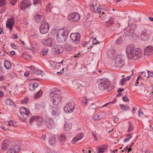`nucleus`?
I'll list each match as a JSON object with an SVG mask.
<instances>
[{
    "label": "nucleus",
    "instance_id": "2",
    "mask_svg": "<svg viewBox=\"0 0 153 153\" xmlns=\"http://www.w3.org/2000/svg\"><path fill=\"white\" fill-rule=\"evenodd\" d=\"M60 91H59L52 92L51 94V102L54 107L58 105L61 101V97L59 94Z\"/></svg>",
    "mask_w": 153,
    "mask_h": 153
},
{
    "label": "nucleus",
    "instance_id": "46",
    "mask_svg": "<svg viewBox=\"0 0 153 153\" xmlns=\"http://www.w3.org/2000/svg\"><path fill=\"white\" fill-rule=\"evenodd\" d=\"M95 13H98L100 14L101 13V10L100 9V5H98L97 7L96 10H95Z\"/></svg>",
    "mask_w": 153,
    "mask_h": 153
},
{
    "label": "nucleus",
    "instance_id": "26",
    "mask_svg": "<svg viewBox=\"0 0 153 153\" xmlns=\"http://www.w3.org/2000/svg\"><path fill=\"white\" fill-rule=\"evenodd\" d=\"M39 48V45L37 43L33 42L31 43V48L32 50L37 49Z\"/></svg>",
    "mask_w": 153,
    "mask_h": 153
},
{
    "label": "nucleus",
    "instance_id": "36",
    "mask_svg": "<svg viewBox=\"0 0 153 153\" xmlns=\"http://www.w3.org/2000/svg\"><path fill=\"white\" fill-rule=\"evenodd\" d=\"M31 73L35 74L36 75H42V71L39 70H37L36 69L34 70L31 72Z\"/></svg>",
    "mask_w": 153,
    "mask_h": 153
},
{
    "label": "nucleus",
    "instance_id": "14",
    "mask_svg": "<svg viewBox=\"0 0 153 153\" xmlns=\"http://www.w3.org/2000/svg\"><path fill=\"white\" fill-rule=\"evenodd\" d=\"M31 4L28 0L23 1L20 3V6L21 10H25L26 7L30 6Z\"/></svg>",
    "mask_w": 153,
    "mask_h": 153
},
{
    "label": "nucleus",
    "instance_id": "3",
    "mask_svg": "<svg viewBox=\"0 0 153 153\" xmlns=\"http://www.w3.org/2000/svg\"><path fill=\"white\" fill-rule=\"evenodd\" d=\"M68 32L63 28L60 29L56 34V39L59 42H64L67 38Z\"/></svg>",
    "mask_w": 153,
    "mask_h": 153
},
{
    "label": "nucleus",
    "instance_id": "61",
    "mask_svg": "<svg viewBox=\"0 0 153 153\" xmlns=\"http://www.w3.org/2000/svg\"><path fill=\"white\" fill-rule=\"evenodd\" d=\"M146 73L144 71H142L141 73V75L143 77H146Z\"/></svg>",
    "mask_w": 153,
    "mask_h": 153
},
{
    "label": "nucleus",
    "instance_id": "56",
    "mask_svg": "<svg viewBox=\"0 0 153 153\" xmlns=\"http://www.w3.org/2000/svg\"><path fill=\"white\" fill-rule=\"evenodd\" d=\"M10 2L13 6H14L16 2L17 1V0H10Z\"/></svg>",
    "mask_w": 153,
    "mask_h": 153
},
{
    "label": "nucleus",
    "instance_id": "51",
    "mask_svg": "<svg viewBox=\"0 0 153 153\" xmlns=\"http://www.w3.org/2000/svg\"><path fill=\"white\" fill-rule=\"evenodd\" d=\"M92 135L94 136V137L96 140H97V137L96 134V131H91Z\"/></svg>",
    "mask_w": 153,
    "mask_h": 153
},
{
    "label": "nucleus",
    "instance_id": "50",
    "mask_svg": "<svg viewBox=\"0 0 153 153\" xmlns=\"http://www.w3.org/2000/svg\"><path fill=\"white\" fill-rule=\"evenodd\" d=\"M127 81L126 79V78H122L120 82L121 85H124L125 82Z\"/></svg>",
    "mask_w": 153,
    "mask_h": 153
},
{
    "label": "nucleus",
    "instance_id": "28",
    "mask_svg": "<svg viewBox=\"0 0 153 153\" xmlns=\"http://www.w3.org/2000/svg\"><path fill=\"white\" fill-rule=\"evenodd\" d=\"M59 140L61 143H63L66 140L65 136L63 134H61L59 136Z\"/></svg>",
    "mask_w": 153,
    "mask_h": 153
},
{
    "label": "nucleus",
    "instance_id": "25",
    "mask_svg": "<svg viewBox=\"0 0 153 153\" xmlns=\"http://www.w3.org/2000/svg\"><path fill=\"white\" fill-rule=\"evenodd\" d=\"M72 127V124L71 123L66 122L65 123L64 128L65 131L70 130Z\"/></svg>",
    "mask_w": 153,
    "mask_h": 153
},
{
    "label": "nucleus",
    "instance_id": "15",
    "mask_svg": "<svg viewBox=\"0 0 153 153\" xmlns=\"http://www.w3.org/2000/svg\"><path fill=\"white\" fill-rule=\"evenodd\" d=\"M14 19L13 18H8L6 22V27L9 29L10 31L12 30L14 25Z\"/></svg>",
    "mask_w": 153,
    "mask_h": 153
},
{
    "label": "nucleus",
    "instance_id": "48",
    "mask_svg": "<svg viewBox=\"0 0 153 153\" xmlns=\"http://www.w3.org/2000/svg\"><path fill=\"white\" fill-rule=\"evenodd\" d=\"M51 4L50 3H48L46 5V10L48 12H49L51 11Z\"/></svg>",
    "mask_w": 153,
    "mask_h": 153
},
{
    "label": "nucleus",
    "instance_id": "10",
    "mask_svg": "<svg viewBox=\"0 0 153 153\" xmlns=\"http://www.w3.org/2000/svg\"><path fill=\"white\" fill-rule=\"evenodd\" d=\"M49 25L47 22L43 23L39 27V30L41 33L42 34H45L49 30Z\"/></svg>",
    "mask_w": 153,
    "mask_h": 153
},
{
    "label": "nucleus",
    "instance_id": "44",
    "mask_svg": "<svg viewBox=\"0 0 153 153\" xmlns=\"http://www.w3.org/2000/svg\"><path fill=\"white\" fill-rule=\"evenodd\" d=\"M96 108V106L94 104H92L90 106L89 109L90 110H93L94 111Z\"/></svg>",
    "mask_w": 153,
    "mask_h": 153
},
{
    "label": "nucleus",
    "instance_id": "30",
    "mask_svg": "<svg viewBox=\"0 0 153 153\" xmlns=\"http://www.w3.org/2000/svg\"><path fill=\"white\" fill-rule=\"evenodd\" d=\"M4 66L7 69H9L11 67V63L8 61H6L4 63Z\"/></svg>",
    "mask_w": 153,
    "mask_h": 153
},
{
    "label": "nucleus",
    "instance_id": "49",
    "mask_svg": "<svg viewBox=\"0 0 153 153\" xmlns=\"http://www.w3.org/2000/svg\"><path fill=\"white\" fill-rule=\"evenodd\" d=\"M116 102V99H114L111 102H109V103H106V104H105L104 105H103L102 107H104L105 106H106L107 105H108L109 104V103H111L112 104H114V103Z\"/></svg>",
    "mask_w": 153,
    "mask_h": 153
},
{
    "label": "nucleus",
    "instance_id": "59",
    "mask_svg": "<svg viewBox=\"0 0 153 153\" xmlns=\"http://www.w3.org/2000/svg\"><path fill=\"white\" fill-rule=\"evenodd\" d=\"M132 137V136H131L129 137L128 138H125L123 141L124 142H126L127 141H128L130 140V139H131Z\"/></svg>",
    "mask_w": 153,
    "mask_h": 153
},
{
    "label": "nucleus",
    "instance_id": "43",
    "mask_svg": "<svg viewBox=\"0 0 153 153\" xmlns=\"http://www.w3.org/2000/svg\"><path fill=\"white\" fill-rule=\"evenodd\" d=\"M147 72H148L147 77H153V72L151 71L148 70H147Z\"/></svg>",
    "mask_w": 153,
    "mask_h": 153
},
{
    "label": "nucleus",
    "instance_id": "53",
    "mask_svg": "<svg viewBox=\"0 0 153 153\" xmlns=\"http://www.w3.org/2000/svg\"><path fill=\"white\" fill-rule=\"evenodd\" d=\"M37 118V116H34L32 117L30 120V122H32L34 120H36Z\"/></svg>",
    "mask_w": 153,
    "mask_h": 153
},
{
    "label": "nucleus",
    "instance_id": "40",
    "mask_svg": "<svg viewBox=\"0 0 153 153\" xmlns=\"http://www.w3.org/2000/svg\"><path fill=\"white\" fill-rule=\"evenodd\" d=\"M101 118V116L97 114H95L94 117V119L95 120H97L100 119Z\"/></svg>",
    "mask_w": 153,
    "mask_h": 153
},
{
    "label": "nucleus",
    "instance_id": "45",
    "mask_svg": "<svg viewBox=\"0 0 153 153\" xmlns=\"http://www.w3.org/2000/svg\"><path fill=\"white\" fill-rule=\"evenodd\" d=\"M87 98H85L82 101V104L84 106H85L87 104Z\"/></svg>",
    "mask_w": 153,
    "mask_h": 153
},
{
    "label": "nucleus",
    "instance_id": "34",
    "mask_svg": "<svg viewBox=\"0 0 153 153\" xmlns=\"http://www.w3.org/2000/svg\"><path fill=\"white\" fill-rule=\"evenodd\" d=\"M107 17H108V15H105V13L104 12H102L101 15L100 16V17L102 18V20L108 19Z\"/></svg>",
    "mask_w": 153,
    "mask_h": 153
},
{
    "label": "nucleus",
    "instance_id": "8",
    "mask_svg": "<svg viewBox=\"0 0 153 153\" xmlns=\"http://www.w3.org/2000/svg\"><path fill=\"white\" fill-rule=\"evenodd\" d=\"M80 18V16L77 13L74 12L69 15L68 17V20L70 22L78 21Z\"/></svg>",
    "mask_w": 153,
    "mask_h": 153
},
{
    "label": "nucleus",
    "instance_id": "5",
    "mask_svg": "<svg viewBox=\"0 0 153 153\" xmlns=\"http://www.w3.org/2000/svg\"><path fill=\"white\" fill-rule=\"evenodd\" d=\"M75 103L72 101H70L64 107L65 112L67 114L72 113L74 109Z\"/></svg>",
    "mask_w": 153,
    "mask_h": 153
},
{
    "label": "nucleus",
    "instance_id": "18",
    "mask_svg": "<svg viewBox=\"0 0 153 153\" xmlns=\"http://www.w3.org/2000/svg\"><path fill=\"white\" fill-rule=\"evenodd\" d=\"M42 42L47 46L51 47L53 44L54 41L52 39L49 38L46 39L42 40Z\"/></svg>",
    "mask_w": 153,
    "mask_h": 153
},
{
    "label": "nucleus",
    "instance_id": "6",
    "mask_svg": "<svg viewBox=\"0 0 153 153\" xmlns=\"http://www.w3.org/2000/svg\"><path fill=\"white\" fill-rule=\"evenodd\" d=\"M152 33L150 30L144 29L142 31L140 38L143 41H146L151 38Z\"/></svg>",
    "mask_w": 153,
    "mask_h": 153
},
{
    "label": "nucleus",
    "instance_id": "35",
    "mask_svg": "<svg viewBox=\"0 0 153 153\" xmlns=\"http://www.w3.org/2000/svg\"><path fill=\"white\" fill-rule=\"evenodd\" d=\"M120 106L121 109L124 111H126L129 109V107L128 106H125L123 104L120 105Z\"/></svg>",
    "mask_w": 153,
    "mask_h": 153
},
{
    "label": "nucleus",
    "instance_id": "32",
    "mask_svg": "<svg viewBox=\"0 0 153 153\" xmlns=\"http://www.w3.org/2000/svg\"><path fill=\"white\" fill-rule=\"evenodd\" d=\"M48 48H45L42 50L41 54H42L43 56H46L48 54Z\"/></svg>",
    "mask_w": 153,
    "mask_h": 153
},
{
    "label": "nucleus",
    "instance_id": "52",
    "mask_svg": "<svg viewBox=\"0 0 153 153\" xmlns=\"http://www.w3.org/2000/svg\"><path fill=\"white\" fill-rule=\"evenodd\" d=\"M6 0H0V7L3 6L5 4Z\"/></svg>",
    "mask_w": 153,
    "mask_h": 153
},
{
    "label": "nucleus",
    "instance_id": "37",
    "mask_svg": "<svg viewBox=\"0 0 153 153\" xmlns=\"http://www.w3.org/2000/svg\"><path fill=\"white\" fill-rule=\"evenodd\" d=\"M6 103L7 105L10 106L13 105L14 104V102L10 99H7L6 100Z\"/></svg>",
    "mask_w": 153,
    "mask_h": 153
},
{
    "label": "nucleus",
    "instance_id": "58",
    "mask_svg": "<svg viewBox=\"0 0 153 153\" xmlns=\"http://www.w3.org/2000/svg\"><path fill=\"white\" fill-rule=\"evenodd\" d=\"M14 123L12 120H10L8 122L9 125L10 126H14Z\"/></svg>",
    "mask_w": 153,
    "mask_h": 153
},
{
    "label": "nucleus",
    "instance_id": "20",
    "mask_svg": "<svg viewBox=\"0 0 153 153\" xmlns=\"http://www.w3.org/2000/svg\"><path fill=\"white\" fill-rule=\"evenodd\" d=\"M34 19L36 22H43L45 18L43 16H42L39 14H36L34 16Z\"/></svg>",
    "mask_w": 153,
    "mask_h": 153
},
{
    "label": "nucleus",
    "instance_id": "24",
    "mask_svg": "<svg viewBox=\"0 0 153 153\" xmlns=\"http://www.w3.org/2000/svg\"><path fill=\"white\" fill-rule=\"evenodd\" d=\"M107 146H103L102 147H99L97 149V153H103L106 149Z\"/></svg>",
    "mask_w": 153,
    "mask_h": 153
},
{
    "label": "nucleus",
    "instance_id": "17",
    "mask_svg": "<svg viewBox=\"0 0 153 153\" xmlns=\"http://www.w3.org/2000/svg\"><path fill=\"white\" fill-rule=\"evenodd\" d=\"M21 150L20 146L16 145L9 149L7 153H18Z\"/></svg>",
    "mask_w": 153,
    "mask_h": 153
},
{
    "label": "nucleus",
    "instance_id": "47",
    "mask_svg": "<svg viewBox=\"0 0 153 153\" xmlns=\"http://www.w3.org/2000/svg\"><path fill=\"white\" fill-rule=\"evenodd\" d=\"M85 82H82L81 81L80 82V85L79 88H80V87H83L84 88V89H85L84 87L85 86Z\"/></svg>",
    "mask_w": 153,
    "mask_h": 153
},
{
    "label": "nucleus",
    "instance_id": "19",
    "mask_svg": "<svg viewBox=\"0 0 153 153\" xmlns=\"http://www.w3.org/2000/svg\"><path fill=\"white\" fill-rule=\"evenodd\" d=\"M153 48L151 46L147 47L145 49L144 54L145 55H150L152 53Z\"/></svg>",
    "mask_w": 153,
    "mask_h": 153
},
{
    "label": "nucleus",
    "instance_id": "27",
    "mask_svg": "<svg viewBox=\"0 0 153 153\" xmlns=\"http://www.w3.org/2000/svg\"><path fill=\"white\" fill-rule=\"evenodd\" d=\"M47 127L49 129H51L54 127V123L53 120H50L49 122H46Z\"/></svg>",
    "mask_w": 153,
    "mask_h": 153
},
{
    "label": "nucleus",
    "instance_id": "60",
    "mask_svg": "<svg viewBox=\"0 0 153 153\" xmlns=\"http://www.w3.org/2000/svg\"><path fill=\"white\" fill-rule=\"evenodd\" d=\"M119 118L118 117L116 116L114 117V118L113 120L116 123H117L118 121Z\"/></svg>",
    "mask_w": 153,
    "mask_h": 153
},
{
    "label": "nucleus",
    "instance_id": "39",
    "mask_svg": "<svg viewBox=\"0 0 153 153\" xmlns=\"http://www.w3.org/2000/svg\"><path fill=\"white\" fill-rule=\"evenodd\" d=\"M134 129V127L130 124V123H129V126L128 130V133H130Z\"/></svg>",
    "mask_w": 153,
    "mask_h": 153
},
{
    "label": "nucleus",
    "instance_id": "12",
    "mask_svg": "<svg viewBox=\"0 0 153 153\" xmlns=\"http://www.w3.org/2000/svg\"><path fill=\"white\" fill-rule=\"evenodd\" d=\"M124 34L126 36L128 37L130 39H133V37L135 35L133 30L126 28L124 29Z\"/></svg>",
    "mask_w": 153,
    "mask_h": 153
},
{
    "label": "nucleus",
    "instance_id": "9",
    "mask_svg": "<svg viewBox=\"0 0 153 153\" xmlns=\"http://www.w3.org/2000/svg\"><path fill=\"white\" fill-rule=\"evenodd\" d=\"M70 37L75 44L77 45L79 43L80 38V35L78 33H72L70 36Z\"/></svg>",
    "mask_w": 153,
    "mask_h": 153
},
{
    "label": "nucleus",
    "instance_id": "42",
    "mask_svg": "<svg viewBox=\"0 0 153 153\" xmlns=\"http://www.w3.org/2000/svg\"><path fill=\"white\" fill-rule=\"evenodd\" d=\"M62 61L61 62L59 63L54 62H53V63L54 64L55 67L56 68H58L60 65L59 64L62 63Z\"/></svg>",
    "mask_w": 153,
    "mask_h": 153
},
{
    "label": "nucleus",
    "instance_id": "62",
    "mask_svg": "<svg viewBox=\"0 0 153 153\" xmlns=\"http://www.w3.org/2000/svg\"><path fill=\"white\" fill-rule=\"evenodd\" d=\"M90 8L91 11L94 12H95V10H94V7L93 4L91 6Z\"/></svg>",
    "mask_w": 153,
    "mask_h": 153
},
{
    "label": "nucleus",
    "instance_id": "23",
    "mask_svg": "<svg viewBox=\"0 0 153 153\" xmlns=\"http://www.w3.org/2000/svg\"><path fill=\"white\" fill-rule=\"evenodd\" d=\"M50 137L49 138V143L51 145H53L56 142V136L55 135H51V134H50Z\"/></svg>",
    "mask_w": 153,
    "mask_h": 153
},
{
    "label": "nucleus",
    "instance_id": "4",
    "mask_svg": "<svg viewBox=\"0 0 153 153\" xmlns=\"http://www.w3.org/2000/svg\"><path fill=\"white\" fill-rule=\"evenodd\" d=\"M98 85L100 90H105L108 89L110 87V82L107 78L102 79L100 80V82Z\"/></svg>",
    "mask_w": 153,
    "mask_h": 153
},
{
    "label": "nucleus",
    "instance_id": "13",
    "mask_svg": "<svg viewBox=\"0 0 153 153\" xmlns=\"http://www.w3.org/2000/svg\"><path fill=\"white\" fill-rule=\"evenodd\" d=\"M20 112L21 115L24 117H27L30 114L29 110L24 107L20 108Z\"/></svg>",
    "mask_w": 153,
    "mask_h": 153
},
{
    "label": "nucleus",
    "instance_id": "55",
    "mask_svg": "<svg viewBox=\"0 0 153 153\" xmlns=\"http://www.w3.org/2000/svg\"><path fill=\"white\" fill-rule=\"evenodd\" d=\"M92 42H93V44H97V43H99V42H98V41L95 38H94L93 39Z\"/></svg>",
    "mask_w": 153,
    "mask_h": 153
},
{
    "label": "nucleus",
    "instance_id": "22",
    "mask_svg": "<svg viewBox=\"0 0 153 153\" xmlns=\"http://www.w3.org/2000/svg\"><path fill=\"white\" fill-rule=\"evenodd\" d=\"M39 86L38 84L36 82L30 83L29 84V88L30 90L33 91L35 90L36 88Z\"/></svg>",
    "mask_w": 153,
    "mask_h": 153
},
{
    "label": "nucleus",
    "instance_id": "38",
    "mask_svg": "<svg viewBox=\"0 0 153 153\" xmlns=\"http://www.w3.org/2000/svg\"><path fill=\"white\" fill-rule=\"evenodd\" d=\"M29 98L28 97H26L25 98L21 100V103L22 104L27 103L29 102Z\"/></svg>",
    "mask_w": 153,
    "mask_h": 153
},
{
    "label": "nucleus",
    "instance_id": "57",
    "mask_svg": "<svg viewBox=\"0 0 153 153\" xmlns=\"http://www.w3.org/2000/svg\"><path fill=\"white\" fill-rule=\"evenodd\" d=\"M123 100L124 101L126 102L129 100L128 98L126 96H123Z\"/></svg>",
    "mask_w": 153,
    "mask_h": 153
},
{
    "label": "nucleus",
    "instance_id": "1",
    "mask_svg": "<svg viewBox=\"0 0 153 153\" xmlns=\"http://www.w3.org/2000/svg\"><path fill=\"white\" fill-rule=\"evenodd\" d=\"M126 51L128 58L133 60L138 59L143 55L142 51L140 48H134L133 45L127 46Z\"/></svg>",
    "mask_w": 153,
    "mask_h": 153
},
{
    "label": "nucleus",
    "instance_id": "16",
    "mask_svg": "<svg viewBox=\"0 0 153 153\" xmlns=\"http://www.w3.org/2000/svg\"><path fill=\"white\" fill-rule=\"evenodd\" d=\"M84 134L81 133L77 134L75 137L73 138L71 141L72 144H74L77 141L81 140L84 137Z\"/></svg>",
    "mask_w": 153,
    "mask_h": 153
},
{
    "label": "nucleus",
    "instance_id": "33",
    "mask_svg": "<svg viewBox=\"0 0 153 153\" xmlns=\"http://www.w3.org/2000/svg\"><path fill=\"white\" fill-rule=\"evenodd\" d=\"M42 94V92L41 90L39 91L34 96V98L35 99L39 97Z\"/></svg>",
    "mask_w": 153,
    "mask_h": 153
},
{
    "label": "nucleus",
    "instance_id": "7",
    "mask_svg": "<svg viewBox=\"0 0 153 153\" xmlns=\"http://www.w3.org/2000/svg\"><path fill=\"white\" fill-rule=\"evenodd\" d=\"M124 56L118 55L115 59V63L116 66L118 68H120L123 65L124 61Z\"/></svg>",
    "mask_w": 153,
    "mask_h": 153
},
{
    "label": "nucleus",
    "instance_id": "31",
    "mask_svg": "<svg viewBox=\"0 0 153 153\" xmlns=\"http://www.w3.org/2000/svg\"><path fill=\"white\" fill-rule=\"evenodd\" d=\"M43 118L42 117L37 116L36 121L38 125H40V123L43 122Z\"/></svg>",
    "mask_w": 153,
    "mask_h": 153
},
{
    "label": "nucleus",
    "instance_id": "21",
    "mask_svg": "<svg viewBox=\"0 0 153 153\" xmlns=\"http://www.w3.org/2000/svg\"><path fill=\"white\" fill-rule=\"evenodd\" d=\"M10 145V143L9 141L7 140H5L1 144V148L3 150H5L8 148Z\"/></svg>",
    "mask_w": 153,
    "mask_h": 153
},
{
    "label": "nucleus",
    "instance_id": "64",
    "mask_svg": "<svg viewBox=\"0 0 153 153\" xmlns=\"http://www.w3.org/2000/svg\"><path fill=\"white\" fill-rule=\"evenodd\" d=\"M56 109H53V111L52 112V115H56Z\"/></svg>",
    "mask_w": 153,
    "mask_h": 153
},
{
    "label": "nucleus",
    "instance_id": "29",
    "mask_svg": "<svg viewBox=\"0 0 153 153\" xmlns=\"http://www.w3.org/2000/svg\"><path fill=\"white\" fill-rule=\"evenodd\" d=\"M114 22L113 18L111 17L110 19L105 22V24L107 26H109L110 25L113 24Z\"/></svg>",
    "mask_w": 153,
    "mask_h": 153
},
{
    "label": "nucleus",
    "instance_id": "11",
    "mask_svg": "<svg viewBox=\"0 0 153 153\" xmlns=\"http://www.w3.org/2000/svg\"><path fill=\"white\" fill-rule=\"evenodd\" d=\"M63 48L60 45H56L53 46L52 48V52L54 54H59L63 51Z\"/></svg>",
    "mask_w": 153,
    "mask_h": 153
},
{
    "label": "nucleus",
    "instance_id": "63",
    "mask_svg": "<svg viewBox=\"0 0 153 153\" xmlns=\"http://www.w3.org/2000/svg\"><path fill=\"white\" fill-rule=\"evenodd\" d=\"M11 46L12 48H13L14 49H16V46L14 43H11Z\"/></svg>",
    "mask_w": 153,
    "mask_h": 153
},
{
    "label": "nucleus",
    "instance_id": "54",
    "mask_svg": "<svg viewBox=\"0 0 153 153\" xmlns=\"http://www.w3.org/2000/svg\"><path fill=\"white\" fill-rule=\"evenodd\" d=\"M141 109V108H140L139 109L138 113V116L140 117L141 116V114L143 115V111H142Z\"/></svg>",
    "mask_w": 153,
    "mask_h": 153
},
{
    "label": "nucleus",
    "instance_id": "41",
    "mask_svg": "<svg viewBox=\"0 0 153 153\" xmlns=\"http://www.w3.org/2000/svg\"><path fill=\"white\" fill-rule=\"evenodd\" d=\"M122 42L123 39H122V37H120L117 40L116 43L117 44L119 45L122 43Z\"/></svg>",
    "mask_w": 153,
    "mask_h": 153
}]
</instances>
